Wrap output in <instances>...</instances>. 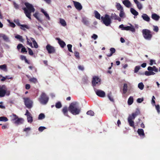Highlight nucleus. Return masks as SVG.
Segmentation results:
<instances>
[{
  "mask_svg": "<svg viewBox=\"0 0 160 160\" xmlns=\"http://www.w3.org/2000/svg\"><path fill=\"white\" fill-rule=\"evenodd\" d=\"M68 109L69 112L73 115L79 114L81 111V108L78 106V103L76 102L71 103Z\"/></svg>",
  "mask_w": 160,
  "mask_h": 160,
  "instance_id": "1",
  "label": "nucleus"
},
{
  "mask_svg": "<svg viewBox=\"0 0 160 160\" xmlns=\"http://www.w3.org/2000/svg\"><path fill=\"white\" fill-rule=\"evenodd\" d=\"M24 4L26 8H23L22 9L26 16L31 20V13L34 12L35 9L32 5L28 2H25Z\"/></svg>",
  "mask_w": 160,
  "mask_h": 160,
  "instance_id": "2",
  "label": "nucleus"
},
{
  "mask_svg": "<svg viewBox=\"0 0 160 160\" xmlns=\"http://www.w3.org/2000/svg\"><path fill=\"white\" fill-rule=\"evenodd\" d=\"M10 94L9 90H7V88L5 85H0V97H3L5 95L9 96Z\"/></svg>",
  "mask_w": 160,
  "mask_h": 160,
  "instance_id": "3",
  "label": "nucleus"
},
{
  "mask_svg": "<svg viewBox=\"0 0 160 160\" xmlns=\"http://www.w3.org/2000/svg\"><path fill=\"white\" fill-rule=\"evenodd\" d=\"M40 103L43 105L46 104L49 100L48 97L44 92H42L38 99Z\"/></svg>",
  "mask_w": 160,
  "mask_h": 160,
  "instance_id": "4",
  "label": "nucleus"
},
{
  "mask_svg": "<svg viewBox=\"0 0 160 160\" xmlns=\"http://www.w3.org/2000/svg\"><path fill=\"white\" fill-rule=\"evenodd\" d=\"M142 34L144 38L148 40L151 39L152 35L151 32L148 29H144L142 30Z\"/></svg>",
  "mask_w": 160,
  "mask_h": 160,
  "instance_id": "5",
  "label": "nucleus"
},
{
  "mask_svg": "<svg viewBox=\"0 0 160 160\" xmlns=\"http://www.w3.org/2000/svg\"><path fill=\"white\" fill-rule=\"evenodd\" d=\"M101 79L98 77L94 76L93 77L92 81V84L94 89L95 88V87L96 86H99L101 84Z\"/></svg>",
  "mask_w": 160,
  "mask_h": 160,
  "instance_id": "6",
  "label": "nucleus"
},
{
  "mask_svg": "<svg viewBox=\"0 0 160 160\" xmlns=\"http://www.w3.org/2000/svg\"><path fill=\"white\" fill-rule=\"evenodd\" d=\"M101 18L103 23L107 26L109 25L112 22L111 19L108 14H106L104 17L102 16Z\"/></svg>",
  "mask_w": 160,
  "mask_h": 160,
  "instance_id": "7",
  "label": "nucleus"
},
{
  "mask_svg": "<svg viewBox=\"0 0 160 160\" xmlns=\"http://www.w3.org/2000/svg\"><path fill=\"white\" fill-rule=\"evenodd\" d=\"M24 104L27 108H31L32 107V102L28 98H23Z\"/></svg>",
  "mask_w": 160,
  "mask_h": 160,
  "instance_id": "8",
  "label": "nucleus"
},
{
  "mask_svg": "<svg viewBox=\"0 0 160 160\" xmlns=\"http://www.w3.org/2000/svg\"><path fill=\"white\" fill-rule=\"evenodd\" d=\"M96 94L98 96L101 97H104L105 96V93L103 91L100 90H97L96 88L94 89Z\"/></svg>",
  "mask_w": 160,
  "mask_h": 160,
  "instance_id": "9",
  "label": "nucleus"
},
{
  "mask_svg": "<svg viewBox=\"0 0 160 160\" xmlns=\"http://www.w3.org/2000/svg\"><path fill=\"white\" fill-rule=\"evenodd\" d=\"M134 119L135 118H133L132 117L130 116H129L128 118V121L129 125L134 129L135 128L134 121Z\"/></svg>",
  "mask_w": 160,
  "mask_h": 160,
  "instance_id": "10",
  "label": "nucleus"
},
{
  "mask_svg": "<svg viewBox=\"0 0 160 160\" xmlns=\"http://www.w3.org/2000/svg\"><path fill=\"white\" fill-rule=\"evenodd\" d=\"M46 49L49 53H53L55 52V49L54 47L49 44L46 46Z\"/></svg>",
  "mask_w": 160,
  "mask_h": 160,
  "instance_id": "11",
  "label": "nucleus"
},
{
  "mask_svg": "<svg viewBox=\"0 0 160 160\" xmlns=\"http://www.w3.org/2000/svg\"><path fill=\"white\" fill-rule=\"evenodd\" d=\"M25 115L27 117L28 122L29 123H31L33 121L32 117L28 110H26Z\"/></svg>",
  "mask_w": 160,
  "mask_h": 160,
  "instance_id": "12",
  "label": "nucleus"
},
{
  "mask_svg": "<svg viewBox=\"0 0 160 160\" xmlns=\"http://www.w3.org/2000/svg\"><path fill=\"white\" fill-rule=\"evenodd\" d=\"M130 25V26L124 27V28L123 29V30H130L133 32H135V28L131 24Z\"/></svg>",
  "mask_w": 160,
  "mask_h": 160,
  "instance_id": "13",
  "label": "nucleus"
},
{
  "mask_svg": "<svg viewBox=\"0 0 160 160\" xmlns=\"http://www.w3.org/2000/svg\"><path fill=\"white\" fill-rule=\"evenodd\" d=\"M73 2L75 7L78 10H81L82 9V6L80 3L74 1Z\"/></svg>",
  "mask_w": 160,
  "mask_h": 160,
  "instance_id": "14",
  "label": "nucleus"
},
{
  "mask_svg": "<svg viewBox=\"0 0 160 160\" xmlns=\"http://www.w3.org/2000/svg\"><path fill=\"white\" fill-rule=\"evenodd\" d=\"M68 108L67 106H65L63 107L62 109V111L64 116L70 118V117L68 114Z\"/></svg>",
  "mask_w": 160,
  "mask_h": 160,
  "instance_id": "15",
  "label": "nucleus"
},
{
  "mask_svg": "<svg viewBox=\"0 0 160 160\" xmlns=\"http://www.w3.org/2000/svg\"><path fill=\"white\" fill-rule=\"evenodd\" d=\"M140 111L137 108L136 109L135 112L132 113L131 115H129V116H131L133 118H135L136 117L140 114Z\"/></svg>",
  "mask_w": 160,
  "mask_h": 160,
  "instance_id": "16",
  "label": "nucleus"
},
{
  "mask_svg": "<svg viewBox=\"0 0 160 160\" xmlns=\"http://www.w3.org/2000/svg\"><path fill=\"white\" fill-rule=\"evenodd\" d=\"M56 39L58 41V43L61 48H63L66 46L65 42L61 40L60 38H56Z\"/></svg>",
  "mask_w": 160,
  "mask_h": 160,
  "instance_id": "17",
  "label": "nucleus"
},
{
  "mask_svg": "<svg viewBox=\"0 0 160 160\" xmlns=\"http://www.w3.org/2000/svg\"><path fill=\"white\" fill-rule=\"evenodd\" d=\"M24 120L22 118H19L18 117L16 120L14 122V123L17 125H20L22 124Z\"/></svg>",
  "mask_w": 160,
  "mask_h": 160,
  "instance_id": "18",
  "label": "nucleus"
},
{
  "mask_svg": "<svg viewBox=\"0 0 160 160\" xmlns=\"http://www.w3.org/2000/svg\"><path fill=\"white\" fill-rule=\"evenodd\" d=\"M142 18L145 21L148 22L150 21V18L146 14L143 13L142 15Z\"/></svg>",
  "mask_w": 160,
  "mask_h": 160,
  "instance_id": "19",
  "label": "nucleus"
},
{
  "mask_svg": "<svg viewBox=\"0 0 160 160\" xmlns=\"http://www.w3.org/2000/svg\"><path fill=\"white\" fill-rule=\"evenodd\" d=\"M122 3L127 8H129L131 6V3L128 0H124L122 2Z\"/></svg>",
  "mask_w": 160,
  "mask_h": 160,
  "instance_id": "20",
  "label": "nucleus"
},
{
  "mask_svg": "<svg viewBox=\"0 0 160 160\" xmlns=\"http://www.w3.org/2000/svg\"><path fill=\"white\" fill-rule=\"evenodd\" d=\"M111 18L112 19H114L115 20H117L119 22L121 21V18L120 17H119L118 16L116 15L115 14V13L114 14H112L111 16Z\"/></svg>",
  "mask_w": 160,
  "mask_h": 160,
  "instance_id": "21",
  "label": "nucleus"
},
{
  "mask_svg": "<svg viewBox=\"0 0 160 160\" xmlns=\"http://www.w3.org/2000/svg\"><path fill=\"white\" fill-rule=\"evenodd\" d=\"M151 17L152 19L156 21H158L160 18V17L156 13H153Z\"/></svg>",
  "mask_w": 160,
  "mask_h": 160,
  "instance_id": "22",
  "label": "nucleus"
},
{
  "mask_svg": "<svg viewBox=\"0 0 160 160\" xmlns=\"http://www.w3.org/2000/svg\"><path fill=\"white\" fill-rule=\"evenodd\" d=\"M110 53H108L107 55V56L108 57L111 56L116 51L115 49L113 48H110Z\"/></svg>",
  "mask_w": 160,
  "mask_h": 160,
  "instance_id": "23",
  "label": "nucleus"
},
{
  "mask_svg": "<svg viewBox=\"0 0 160 160\" xmlns=\"http://www.w3.org/2000/svg\"><path fill=\"white\" fill-rule=\"evenodd\" d=\"M137 132L140 136H145V134L144 132V131L142 129H138Z\"/></svg>",
  "mask_w": 160,
  "mask_h": 160,
  "instance_id": "24",
  "label": "nucleus"
},
{
  "mask_svg": "<svg viewBox=\"0 0 160 160\" xmlns=\"http://www.w3.org/2000/svg\"><path fill=\"white\" fill-rule=\"evenodd\" d=\"M20 26V28L22 30L24 31H25L26 29L25 28H26L27 29H29V27L25 24H21V25Z\"/></svg>",
  "mask_w": 160,
  "mask_h": 160,
  "instance_id": "25",
  "label": "nucleus"
},
{
  "mask_svg": "<svg viewBox=\"0 0 160 160\" xmlns=\"http://www.w3.org/2000/svg\"><path fill=\"white\" fill-rule=\"evenodd\" d=\"M0 69L4 71L7 72L8 70L7 65L5 64H4L0 65Z\"/></svg>",
  "mask_w": 160,
  "mask_h": 160,
  "instance_id": "26",
  "label": "nucleus"
},
{
  "mask_svg": "<svg viewBox=\"0 0 160 160\" xmlns=\"http://www.w3.org/2000/svg\"><path fill=\"white\" fill-rule=\"evenodd\" d=\"M130 12L134 16H137L138 14V12L132 8H131Z\"/></svg>",
  "mask_w": 160,
  "mask_h": 160,
  "instance_id": "27",
  "label": "nucleus"
},
{
  "mask_svg": "<svg viewBox=\"0 0 160 160\" xmlns=\"http://www.w3.org/2000/svg\"><path fill=\"white\" fill-rule=\"evenodd\" d=\"M60 23L62 26L64 27L66 26L67 25L66 21L62 18L60 19Z\"/></svg>",
  "mask_w": 160,
  "mask_h": 160,
  "instance_id": "28",
  "label": "nucleus"
},
{
  "mask_svg": "<svg viewBox=\"0 0 160 160\" xmlns=\"http://www.w3.org/2000/svg\"><path fill=\"white\" fill-rule=\"evenodd\" d=\"M11 117L12 121H14L15 122L17 119L18 118V117L14 114H12L11 116Z\"/></svg>",
  "mask_w": 160,
  "mask_h": 160,
  "instance_id": "29",
  "label": "nucleus"
},
{
  "mask_svg": "<svg viewBox=\"0 0 160 160\" xmlns=\"http://www.w3.org/2000/svg\"><path fill=\"white\" fill-rule=\"evenodd\" d=\"M133 102V99L132 97L131 96L130 97L128 100V104L129 105H131Z\"/></svg>",
  "mask_w": 160,
  "mask_h": 160,
  "instance_id": "30",
  "label": "nucleus"
},
{
  "mask_svg": "<svg viewBox=\"0 0 160 160\" xmlns=\"http://www.w3.org/2000/svg\"><path fill=\"white\" fill-rule=\"evenodd\" d=\"M155 74V73L153 71H146L145 72V74L147 76H150L151 75H154Z\"/></svg>",
  "mask_w": 160,
  "mask_h": 160,
  "instance_id": "31",
  "label": "nucleus"
},
{
  "mask_svg": "<svg viewBox=\"0 0 160 160\" xmlns=\"http://www.w3.org/2000/svg\"><path fill=\"white\" fill-rule=\"evenodd\" d=\"M41 11L45 15L46 18L49 20H50V18L49 17V15L47 13V12L45 11V10L42 9L41 10Z\"/></svg>",
  "mask_w": 160,
  "mask_h": 160,
  "instance_id": "32",
  "label": "nucleus"
},
{
  "mask_svg": "<svg viewBox=\"0 0 160 160\" xmlns=\"http://www.w3.org/2000/svg\"><path fill=\"white\" fill-rule=\"evenodd\" d=\"M15 38L18 39L20 41H21L22 42H23L24 41V39L22 38V37L19 35H17L15 36Z\"/></svg>",
  "mask_w": 160,
  "mask_h": 160,
  "instance_id": "33",
  "label": "nucleus"
},
{
  "mask_svg": "<svg viewBox=\"0 0 160 160\" xmlns=\"http://www.w3.org/2000/svg\"><path fill=\"white\" fill-rule=\"evenodd\" d=\"M128 86L126 83H124L123 85V93L124 94H125L127 91Z\"/></svg>",
  "mask_w": 160,
  "mask_h": 160,
  "instance_id": "34",
  "label": "nucleus"
},
{
  "mask_svg": "<svg viewBox=\"0 0 160 160\" xmlns=\"http://www.w3.org/2000/svg\"><path fill=\"white\" fill-rule=\"evenodd\" d=\"M29 81L31 82H33L34 83H36L38 82L37 79L35 78H30Z\"/></svg>",
  "mask_w": 160,
  "mask_h": 160,
  "instance_id": "35",
  "label": "nucleus"
},
{
  "mask_svg": "<svg viewBox=\"0 0 160 160\" xmlns=\"http://www.w3.org/2000/svg\"><path fill=\"white\" fill-rule=\"evenodd\" d=\"M116 7L117 9L118 10L120 11L122 10V9H123L122 7L119 3H117Z\"/></svg>",
  "mask_w": 160,
  "mask_h": 160,
  "instance_id": "36",
  "label": "nucleus"
},
{
  "mask_svg": "<svg viewBox=\"0 0 160 160\" xmlns=\"http://www.w3.org/2000/svg\"><path fill=\"white\" fill-rule=\"evenodd\" d=\"M108 97L111 101L112 102H114V99L112 97L111 92H110L109 93H108Z\"/></svg>",
  "mask_w": 160,
  "mask_h": 160,
  "instance_id": "37",
  "label": "nucleus"
},
{
  "mask_svg": "<svg viewBox=\"0 0 160 160\" xmlns=\"http://www.w3.org/2000/svg\"><path fill=\"white\" fill-rule=\"evenodd\" d=\"M94 13L95 14V17H96V18L97 19H100V15L98 12L97 11L95 10L94 11Z\"/></svg>",
  "mask_w": 160,
  "mask_h": 160,
  "instance_id": "38",
  "label": "nucleus"
},
{
  "mask_svg": "<svg viewBox=\"0 0 160 160\" xmlns=\"http://www.w3.org/2000/svg\"><path fill=\"white\" fill-rule=\"evenodd\" d=\"M1 35L4 41L7 42L9 41V38L7 36L3 34H1Z\"/></svg>",
  "mask_w": 160,
  "mask_h": 160,
  "instance_id": "39",
  "label": "nucleus"
},
{
  "mask_svg": "<svg viewBox=\"0 0 160 160\" xmlns=\"http://www.w3.org/2000/svg\"><path fill=\"white\" fill-rule=\"evenodd\" d=\"M55 107L57 108H60L62 107L61 103L60 102H58L56 103Z\"/></svg>",
  "mask_w": 160,
  "mask_h": 160,
  "instance_id": "40",
  "label": "nucleus"
},
{
  "mask_svg": "<svg viewBox=\"0 0 160 160\" xmlns=\"http://www.w3.org/2000/svg\"><path fill=\"white\" fill-rule=\"evenodd\" d=\"M8 120V118L5 117H0V121L7 122Z\"/></svg>",
  "mask_w": 160,
  "mask_h": 160,
  "instance_id": "41",
  "label": "nucleus"
},
{
  "mask_svg": "<svg viewBox=\"0 0 160 160\" xmlns=\"http://www.w3.org/2000/svg\"><path fill=\"white\" fill-rule=\"evenodd\" d=\"M82 22L85 25H87L88 23V21L86 18H82Z\"/></svg>",
  "mask_w": 160,
  "mask_h": 160,
  "instance_id": "42",
  "label": "nucleus"
},
{
  "mask_svg": "<svg viewBox=\"0 0 160 160\" xmlns=\"http://www.w3.org/2000/svg\"><path fill=\"white\" fill-rule=\"evenodd\" d=\"M138 88L141 90H142L144 87V85L142 82L139 83L138 85Z\"/></svg>",
  "mask_w": 160,
  "mask_h": 160,
  "instance_id": "43",
  "label": "nucleus"
},
{
  "mask_svg": "<svg viewBox=\"0 0 160 160\" xmlns=\"http://www.w3.org/2000/svg\"><path fill=\"white\" fill-rule=\"evenodd\" d=\"M74 54L76 58L78 59H79L80 58L79 53L78 52L75 51L74 52Z\"/></svg>",
  "mask_w": 160,
  "mask_h": 160,
  "instance_id": "44",
  "label": "nucleus"
},
{
  "mask_svg": "<svg viewBox=\"0 0 160 160\" xmlns=\"http://www.w3.org/2000/svg\"><path fill=\"white\" fill-rule=\"evenodd\" d=\"M45 117V116L43 113H40L38 116V119L39 120H41L44 119Z\"/></svg>",
  "mask_w": 160,
  "mask_h": 160,
  "instance_id": "45",
  "label": "nucleus"
},
{
  "mask_svg": "<svg viewBox=\"0 0 160 160\" xmlns=\"http://www.w3.org/2000/svg\"><path fill=\"white\" fill-rule=\"evenodd\" d=\"M13 4L14 6V7L16 9H18L19 8V5L17 4L15 2H13Z\"/></svg>",
  "mask_w": 160,
  "mask_h": 160,
  "instance_id": "46",
  "label": "nucleus"
},
{
  "mask_svg": "<svg viewBox=\"0 0 160 160\" xmlns=\"http://www.w3.org/2000/svg\"><path fill=\"white\" fill-rule=\"evenodd\" d=\"M94 112L92 110H89L87 112V114L91 116H93L94 115Z\"/></svg>",
  "mask_w": 160,
  "mask_h": 160,
  "instance_id": "47",
  "label": "nucleus"
},
{
  "mask_svg": "<svg viewBox=\"0 0 160 160\" xmlns=\"http://www.w3.org/2000/svg\"><path fill=\"white\" fill-rule=\"evenodd\" d=\"M140 68L141 67L139 66H136L134 68V72L135 73L137 72Z\"/></svg>",
  "mask_w": 160,
  "mask_h": 160,
  "instance_id": "48",
  "label": "nucleus"
},
{
  "mask_svg": "<svg viewBox=\"0 0 160 160\" xmlns=\"http://www.w3.org/2000/svg\"><path fill=\"white\" fill-rule=\"evenodd\" d=\"M138 120H139V122H138L137 123V125H138V123L139 122V123L141 122V125H140L141 127L142 128H145V125L143 123V122H142V120L140 119H139V118L138 119Z\"/></svg>",
  "mask_w": 160,
  "mask_h": 160,
  "instance_id": "49",
  "label": "nucleus"
},
{
  "mask_svg": "<svg viewBox=\"0 0 160 160\" xmlns=\"http://www.w3.org/2000/svg\"><path fill=\"white\" fill-rule=\"evenodd\" d=\"M72 46L71 44H68L67 45V47L68 48V50L69 52H72Z\"/></svg>",
  "mask_w": 160,
  "mask_h": 160,
  "instance_id": "50",
  "label": "nucleus"
},
{
  "mask_svg": "<svg viewBox=\"0 0 160 160\" xmlns=\"http://www.w3.org/2000/svg\"><path fill=\"white\" fill-rule=\"evenodd\" d=\"M124 15V13L123 12V9L120 10V12L119 13V16L121 18H122Z\"/></svg>",
  "mask_w": 160,
  "mask_h": 160,
  "instance_id": "51",
  "label": "nucleus"
},
{
  "mask_svg": "<svg viewBox=\"0 0 160 160\" xmlns=\"http://www.w3.org/2000/svg\"><path fill=\"white\" fill-rule=\"evenodd\" d=\"M26 39L27 40V44L29 45H30V46H31L32 47V43L31 42H30L29 40H30L27 37H26Z\"/></svg>",
  "mask_w": 160,
  "mask_h": 160,
  "instance_id": "52",
  "label": "nucleus"
},
{
  "mask_svg": "<svg viewBox=\"0 0 160 160\" xmlns=\"http://www.w3.org/2000/svg\"><path fill=\"white\" fill-rule=\"evenodd\" d=\"M14 22L16 23V24L18 26H20L21 24L20 23L18 19L14 20Z\"/></svg>",
  "mask_w": 160,
  "mask_h": 160,
  "instance_id": "53",
  "label": "nucleus"
},
{
  "mask_svg": "<svg viewBox=\"0 0 160 160\" xmlns=\"http://www.w3.org/2000/svg\"><path fill=\"white\" fill-rule=\"evenodd\" d=\"M28 50L29 54L31 56L33 55V53L32 49L29 48H28Z\"/></svg>",
  "mask_w": 160,
  "mask_h": 160,
  "instance_id": "54",
  "label": "nucleus"
},
{
  "mask_svg": "<svg viewBox=\"0 0 160 160\" xmlns=\"http://www.w3.org/2000/svg\"><path fill=\"white\" fill-rule=\"evenodd\" d=\"M46 128L44 127L41 126L39 128L38 130L39 132H42Z\"/></svg>",
  "mask_w": 160,
  "mask_h": 160,
  "instance_id": "55",
  "label": "nucleus"
},
{
  "mask_svg": "<svg viewBox=\"0 0 160 160\" xmlns=\"http://www.w3.org/2000/svg\"><path fill=\"white\" fill-rule=\"evenodd\" d=\"M137 5L138 8L140 10L142 8V4L139 2L137 4Z\"/></svg>",
  "mask_w": 160,
  "mask_h": 160,
  "instance_id": "56",
  "label": "nucleus"
},
{
  "mask_svg": "<svg viewBox=\"0 0 160 160\" xmlns=\"http://www.w3.org/2000/svg\"><path fill=\"white\" fill-rule=\"evenodd\" d=\"M153 30L156 32H157L158 31V28L157 26H153Z\"/></svg>",
  "mask_w": 160,
  "mask_h": 160,
  "instance_id": "57",
  "label": "nucleus"
},
{
  "mask_svg": "<svg viewBox=\"0 0 160 160\" xmlns=\"http://www.w3.org/2000/svg\"><path fill=\"white\" fill-rule=\"evenodd\" d=\"M23 47V46L22 44L20 43L17 46V48L18 50H19L21 48H22Z\"/></svg>",
  "mask_w": 160,
  "mask_h": 160,
  "instance_id": "58",
  "label": "nucleus"
},
{
  "mask_svg": "<svg viewBox=\"0 0 160 160\" xmlns=\"http://www.w3.org/2000/svg\"><path fill=\"white\" fill-rule=\"evenodd\" d=\"M155 107L158 112L159 113L160 112V107L159 105H155Z\"/></svg>",
  "mask_w": 160,
  "mask_h": 160,
  "instance_id": "59",
  "label": "nucleus"
},
{
  "mask_svg": "<svg viewBox=\"0 0 160 160\" xmlns=\"http://www.w3.org/2000/svg\"><path fill=\"white\" fill-rule=\"evenodd\" d=\"M27 52V51L26 50V49L25 47L23 46L21 49V52L22 53H23L24 52Z\"/></svg>",
  "mask_w": 160,
  "mask_h": 160,
  "instance_id": "60",
  "label": "nucleus"
},
{
  "mask_svg": "<svg viewBox=\"0 0 160 160\" xmlns=\"http://www.w3.org/2000/svg\"><path fill=\"white\" fill-rule=\"evenodd\" d=\"M98 37L97 35L96 34H94L92 36V38H93L94 40L96 39Z\"/></svg>",
  "mask_w": 160,
  "mask_h": 160,
  "instance_id": "61",
  "label": "nucleus"
},
{
  "mask_svg": "<svg viewBox=\"0 0 160 160\" xmlns=\"http://www.w3.org/2000/svg\"><path fill=\"white\" fill-rule=\"evenodd\" d=\"M33 43L35 48H38V44L36 41H34Z\"/></svg>",
  "mask_w": 160,
  "mask_h": 160,
  "instance_id": "62",
  "label": "nucleus"
},
{
  "mask_svg": "<svg viewBox=\"0 0 160 160\" xmlns=\"http://www.w3.org/2000/svg\"><path fill=\"white\" fill-rule=\"evenodd\" d=\"M153 71L155 72H158V69L155 66L152 67Z\"/></svg>",
  "mask_w": 160,
  "mask_h": 160,
  "instance_id": "63",
  "label": "nucleus"
},
{
  "mask_svg": "<svg viewBox=\"0 0 160 160\" xmlns=\"http://www.w3.org/2000/svg\"><path fill=\"white\" fill-rule=\"evenodd\" d=\"M143 101V98H138L137 99V102L138 103H141Z\"/></svg>",
  "mask_w": 160,
  "mask_h": 160,
  "instance_id": "64",
  "label": "nucleus"
}]
</instances>
